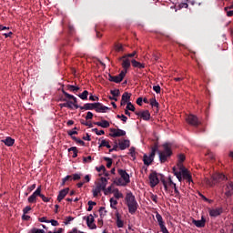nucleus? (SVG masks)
<instances>
[{
  "instance_id": "obj_1",
  "label": "nucleus",
  "mask_w": 233,
  "mask_h": 233,
  "mask_svg": "<svg viewBox=\"0 0 233 233\" xmlns=\"http://www.w3.org/2000/svg\"><path fill=\"white\" fill-rule=\"evenodd\" d=\"M163 150H158V157L160 163H167L168 157H172V144L165 143L162 145Z\"/></svg>"
},
{
  "instance_id": "obj_2",
  "label": "nucleus",
  "mask_w": 233,
  "mask_h": 233,
  "mask_svg": "<svg viewBox=\"0 0 233 233\" xmlns=\"http://www.w3.org/2000/svg\"><path fill=\"white\" fill-rule=\"evenodd\" d=\"M126 203H127L129 214H136L139 205L137 204V200H136V196H134L132 192H129L127 194Z\"/></svg>"
},
{
  "instance_id": "obj_3",
  "label": "nucleus",
  "mask_w": 233,
  "mask_h": 233,
  "mask_svg": "<svg viewBox=\"0 0 233 233\" xmlns=\"http://www.w3.org/2000/svg\"><path fill=\"white\" fill-rule=\"evenodd\" d=\"M157 148H158L157 145H155L151 148V153L149 154L148 157L147 154L144 155L143 157L144 165H147V167H150V165H152V163L154 162V157H156V152H157Z\"/></svg>"
},
{
  "instance_id": "obj_4",
  "label": "nucleus",
  "mask_w": 233,
  "mask_h": 233,
  "mask_svg": "<svg viewBox=\"0 0 233 233\" xmlns=\"http://www.w3.org/2000/svg\"><path fill=\"white\" fill-rule=\"evenodd\" d=\"M228 179L225 175L222 173H217L212 176V182L210 180H207V184L209 185V187H212L213 185H216V183H221V181H227Z\"/></svg>"
},
{
  "instance_id": "obj_5",
  "label": "nucleus",
  "mask_w": 233,
  "mask_h": 233,
  "mask_svg": "<svg viewBox=\"0 0 233 233\" xmlns=\"http://www.w3.org/2000/svg\"><path fill=\"white\" fill-rule=\"evenodd\" d=\"M125 76H127V71H121L118 76H112L111 74H108V81L111 83H121L123 79H125Z\"/></svg>"
},
{
  "instance_id": "obj_6",
  "label": "nucleus",
  "mask_w": 233,
  "mask_h": 233,
  "mask_svg": "<svg viewBox=\"0 0 233 233\" xmlns=\"http://www.w3.org/2000/svg\"><path fill=\"white\" fill-rule=\"evenodd\" d=\"M186 121L187 123H188V125H190L191 127H195L196 128H198V127L201 125V121H199V118H198L196 115L187 116Z\"/></svg>"
},
{
  "instance_id": "obj_7",
  "label": "nucleus",
  "mask_w": 233,
  "mask_h": 233,
  "mask_svg": "<svg viewBox=\"0 0 233 233\" xmlns=\"http://www.w3.org/2000/svg\"><path fill=\"white\" fill-rule=\"evenodd\" d=\"M149 185L151 188H154L157 185H159V177H157V173L153 171L149 175Z\"/></svg>"
},
{
  "instance_id": "obj_8",
  "label": "nucleus",
  "mask_w": 233,
  "mask_h": 233,
  "mask_svg": "<svg viewBox=\"0 0 233 233\" xmlns=\"http://www.w3.org/2000/svg\"><path fill=\"white\" fill-rule=\"evenodd\" d=\"M179 170L181 171L182 177L187 179L188 183H192V175H190L188 169H187L184 166H180Z\"/></svg>"
},
{
  "instance_id": "obj_9",
  "label": "nucleus",
  "mask_w": 233,
  "mask_h": 233,
  "mask_svg": "<svg viewBox=\"0 0 233 233\" xmlns=\"http://www.w3.org/2000/svg\"><path fill=\"white\" fill-rule=\"evenodd\" d=\"M110 134L109 136L111 137H122L123 136H127V132L125 130H122V129H116V128H111L110 129Z\"/></svg>"
},
{
  "instance_id": "obj_10",
  "label": "nucleus",
  "mask_w": 233,
  "mask_h": 233,
  "mask_svg": "<svg viewBox=\"0 0 233 233\" xmlns=\"http://www.w3.org/2000/svg\"><path fill=\"white\" fill-rule=\"evenodd\" d=\"M37 196H41V186H39L36 190L28 198V203H35V201H37Z\"/></svg>"
},
{
  "instance_id": "obj_11",
  "label": "nucleus",
  "mask_w": 233,
  "mask_h": 233,
  "mask_svg": "<svg viewBox=\"0 0 233 233\" xmlns=\"http://www.w3.org/2000/svg\"><path fill=\"white\" fill-rule=\"evenodd\" d=\"M119 60L122 61V68H124L122 72H126L127 74V72H128V69L130 68V59L123 56L119 58Z\"/></svg>"
},
{
  "instance_id": "obj_12",
  "label": "nucleus",
  "mask_w": 233,
  "mask_h": 233,
  "mask_svg": "<svg viewBox=\"0 0 233 233\" xmlns=\"http://www.w3.org/2000/svg\"><path fill=\"white\" fill-rule=\"evenodd\" d=\"M135 114L144 121H150V112L148 110L135 112Z\"/></svg>"
},
{
  "instance_id": "obj_13",
  "label": "nucleus",
  "mask_w": 233,
  "mask_h": 233,
  "mask_svg": "<svg viewBox=\"0 0 233 233\" xmlns=\"http://www.w3.org/2000/svg\"><path fill=\"white\" fill-rule=\"evenodd\" d=\"M118 174L120 177L126 182V184L128 185L130 183V175L127 173V170L125 169H118Z\"/></svg>"
},
{
  "instance_id": "obj_14",
  "label": "nucleus",
  "mask_w": 233,
  "mask_h": 233,
  "mask_svg": "<svg viewBox=\"0 0 233 233\" xmlns=\"http://www.w3.org/2000/svg\"><path fill=\"white\" fill-rule=\"evenodd\" d=\"M95 110L97 113H106V110H110V107L103 106L101 103L97 102L95 104Z\"/></svg>"
},
{
  "instance_id": "obj_15",
  "label": "nucleus",
  "mask_w": 233,
  "mask_h": 233,
  "mask_svg": "<svg viewBox=\"0 0 233 233\" xmlns=\"http://www.w3.org/2000/svg\"><path fill=\"white\" fill-rule=\"evenodd\" d=\"M94 221H95V219H94V216L92 214H90L89 216L86 217V225L92 230L97 228V226H96Z\"/></svg>"
},
{
  "instance_id": "obj_16",
  "label": "nucleus",
  "mask_w": 233,
  "mask_h": 233,
  "mask_svg": "<svg viewBox=\"0 0 233 233\" xmlns=\"http://www.w3.org/2000/svg\"><path fill=\"white\" fill-rule=\"evenodd\" d=\"M68 192H70V188H69V187H66V188L60 190V191H59V194H58V196H57V201H58L59 203H61V202L63 201V198H66Z\"/></svg>"
},
{
  "instance_id": "obj_17",
  "label": "nucleus",
  "mask_w": 233,
  "mask_h": 233,
  "mask_svg": "<svg viewBox=\"0 0 233 233\" xmlns=\"http://www.w3.org/2000/svg\"><path fill=\"white\" fill-rule=\"evenodd\" d=\"M160 180L162 182V185L164 186L165 190H168V187H171V188H174V187H176V183H174L172 181V178H170V177L168 178L167 183V180H165V178H163V177Z\"/></svg>"
},
{
  "instance_id": "obj_18",
  "label": "nucleus",
  "mask_w": 233,
  "mask_h": 233,
  "mask_svg": "<svg viewBox=\"0 0 233 233\" xmlns=\"http://www.w3.org/2000/svg\"><path fill=\"white\" fill-rule=\"evenodd\" d=\"M192 223H193V225H196L198 228H205L207 219L205 218V217H202L200 220L193 219Z\"/></svg>"
},
{
  "instance_id": "obj_19",
  "label": "nucleus",
  "mask_w": 233,
  "mask_h": 233,
  "mask_svg": "<svg viewBox=\"0 0 233 233\" xmlns=\"http://www.w3.org/2000/svg\"><path fill=\"white\" fill-rule=\"evenodd\" d=\"M118 147L120 150H127V148L130 147V140L124 139L120 141Z\"/></svg>"
},
{
  "instance_id": "obj_20",
  "label": "nucleus",
  "mask_w": 233,
  "mask_h": 233,
  "mask_svg": "<svg viewBox=\"0 0 233 233\" xmlns=\"http://www.w3.org/2000/svg\"><path fill=\"white\" fill-rule=\"evenodd\" d=\"M100 181H101L100 183L96 184V187H98V188L100 190L104 191L106 188V185L108 184V180L105 177H101Z\"/></svg>"
},
{
  "instance_id": "obj_21",
  "label": "nucleus",
  "mask_w": 233,
  "mask_h": 233,
  "mask_svg": "<svg viewBox=\"0 0 233 233\" xmlns=\"http://www.w3.org/2000/svg\"><path fill=\"white\" fill-rule=\"evenodd\" d=\"M80 110H96V103H86L80 106Z\"/></svg>"
},
{
  "instance_id": "obj_22",
  "label": "nucleus",
  "mask_w": 233,
  "mask_h": 233,
  "mask_svg": "<svg viewBox=\"0 0 233 233\" xmlns=\"http://www.w3.org/2000/svg\"><path fill=\"white\" fill-rule=\"evenodd\" d=\"M2 143H4L6 147H14V143H15V139L7 137L5 139L2 140Z\"/></svg>"
},
{
  "instance_id": "obj_23",
  "label": "nucleus",
  "mask_w": 233,
  "mask_h": 233,
  "mask_svg": "<svg viewBox=\"0 0 233 233\" xmlns=\"http://www.w3.org/2000/svg\"><path fill=\"white\" fill-rule=\"evenodd\" d=\"M221 212H223L221 208L211 209L209 211V216L211 218H218V216H221Z\"/></svg>"
},
{
  "instance_id": "obj_24",
  "label": "nucleus",
  "mask_w": 233,
  "mask_h": 233,
  "mask_svg": "<svg viewBox=\"0 0 233 233\" xmlns=\"http://www.w3.org/2000/svg\"><path fill=\"white\" fill-rule=\"evenodd\" d=\"M131 65L134 68H139L140 70L145 68V64L137 62L136 59L131 60Z\"/></svg>"
},
{
  "instance_id": "obj_25",
  "label": "nucleus",
  "mask_w": 233,
  "mask_h": 233,
  "mask_svg": "<svg viewBox=\"0 0 233 233\" xmlns=\"http://www.w3.org/2000/svg\"><path fill=\"white\" fill-rule=\"evenodd\" d=\"M95 125H96L97 127H101L102 128H108V127H110V122H108L107 120H102L101 122H95Z\"/></svg>"
},
{
  "instance_id": "obj_26",
  "label": "nucleus",
  "mask_w": 233,
  "mask_h": 233,
  "mask_svg": "<svg viewBox=\"0 0 233 233\" xmlns=\"http://www.w3.org/2000/svg\"><path fill=\"white\" fill-rule=\"evenodd\" d=\"M116 227L118 228H123L125 223L123 222V220H121V215H119V213H116Z\"/></svg>"
},
{
  "instance_id": "obj_27",
  "label": "nucleus",
  "mask_w": 233,
  "mask_h": 233,
  "mask_svg": "<svg viewBox=\"0 0 233 233\" xmlns=\"http://www.w3.org/2000/svg\"><path fill=\"white\" fill-rule=\"evenodd\" d=\"M72 104H73L72 101H68L63 104H59V106L60 108H69L70 110H72V108H74L72 106Z\"/></svg>"
},
{
  "instance_id": "obj_28",
  "label": "nucleus",
  "mask_w": 233,
  "mask_h": 233,
  "mask_svg": "<svg viewBox=\"0 0 233 233\" xmlns=\"http://www.w3.org/2000/svg\"><path fill=\"white\" fill-rule=\"evenodd\" d=\"M156 218H157V221L159 227H161L162 225H165V221L163 220V217L158 212L156 213Z\"/></svg>"
},
{
  "instance_id": "obj_29",
  "label": "nucleus",
  "mask_w": 233,
  "mask_h": 233,
  "mask_svg": "<svg viewBox=\"0 0 233 233\" xmlns=\"http://www.w3.org/2000/svg\"><path fill=\"white\" fill-rule=\"evenodd\" d=\"M115 50L116 52H125V46H123V44H120V43H116L115 44Z\"/></svg>"
},
{
  "instance_id": "obj_30",
  "label": "nucleus",
  "mask_w": 233,
  "mask_h": 233,
  "mask_svg": "<svg viewBox=\"0 0 233 233\" xmlns=\"http://www.w3.org/2000/svg\"><path fill=\"white\" fill-rule=\"evenodd\" d=\"M106 147V148H112V146H110L109 141L104 139L101 141L100 145H99V148Z\"/></svg>"
},
{
  "instance_id": "obj_31",
  "label": "nucleus",
  "mask_w": 233,
  "mask_h": 233,
  "mask_svg": "<svg viewBox=\"0 0 233 233\" xmlns=\"http://www.w3.org/2000/svg\"><path fill=\"white\" fill-rule=\"evenodd\" d=\"M185 159H186V157L184 154L178 155V163H177L178 167H183V161H185Z\"/></svg>"
},
{
  "instance_id": "obj_32",
  "label": "nucleus",
  "mask_w": 233,
  "mask_h": 233,
  "mask_svg": "<svg viewBox=\"0 0 233 233\" xmlns=\"http://www.w3.org/2000/svg\"><path fill=\"white\" fill-rule=\"evenodd\" d=\"M132 96V94H129L128 92H125L122 95V100L127 101V103L130 102V97Z\"/></svg>"
},
{
  "instance_id": "obj_33",
  "label": "nucleus",
  "mask_w": 233,
  "mask_h": 233,
  "mask_svg": "<svg viewBox=\"0 0 233 233\" xmlns=\"http://www.w3.org/2000/svg\"><path fill=\"white\" fill-rule=\"evenodd\" d=\"M72 180H73L72 175H67L66 177H65L62 179L61 187H65V185L66 184V181H72Z\"/></svg>"
},
{
  "instance_id": "obj_34",
  "label": "nucleus",
  "mask_w": 233,
  "mask_h": 233,
  "mask_svg": "<svg viewBox=\"0 0 233 233\" xmlns=\"http://www.w3.org/2000/svg\"><path fill=\"white\" fill-rule=\"evenodd\" d=\"M68 152H73L72 157H77V147H71L68 148Z\"/></svg>"
},
{
  "instance_id": "obj_35",
  "label": "nucleus",
  "mask_w": 233,
  "mask_h": 233,
  "mask_svg": "<svg viewBox=\"0 0 233 233\" xmlns=\"http://www.w3.org/2000/svg\"><path fill=\"white\" fill-rule=\"evenodd\" d=\"M67 90H69V92H77L79 91V86H72V85H67Z\"/></svg>"
},
{
  "instance_id": "obj_36",
  "label": "nucleus",
  "mask_w": 233,
  "mask_h": 233,
  "mask_svg": "<svg viewBox=\"0 0 233 233\" xmlns=\"http://www.w3.org/2000/svg\"><path fill=\"white\" fill-rule=\"evenodd\" d=\"M113 192L116 199H121L123 198V194L119 192V189L116 188Z\"/></svg>"
},
{
  "instance_id": "obj_37",
  "label": "nucleus",
  "mask_w": 233,
  "mask_h": 233,
  "mask_svg": "<svg viewBox=\"0 0 233 233\" xmlns=\"http://www.w3.org/2000/svg\"><path fill=\"white\" fill-rule=\"evenodd\" d=\"M101 190L102 189H100L98 186H96V188H93L92 189L93 197L97 198V196H99V193L101 192Z\"/></svg>"
},
{
  "instance_id": "obj_38",
  "label": "nucleus",
  "mask_w": 233,
  "mask_h": 233,
  "mask_svg": "<svg viewBox=\"0 0 233 233\" xmlns=\"http://www.w3.org/2000/svg\"><path fill=\"white\" fill-rule=\"evenodd\" d=\"M87 205H88L87 212H91V210L94 208V207H96V205H97V203H96L92 200H89L87 202Z\"/></svg>"
},
{
  "instance_id": "obj_39",
  "label": "nucleus",
  "mask_w": 233,
  "mask_h": 233,
  "mask_svg": "<svg viewBox=\"0 0 233 233\" xmlns=\"http://www.w3.org/2000/svg\"><path fill=\"white\" fill-rule=\"evenodd\" d=\"M126 109L130 110V112H136V107L134 106L132 102L127 103Z\"/></svg>"
},
{
  "instance_id": "obj_40",
  "label": "nucleus",
  "mask_w": 233,
  "mask_h": 233,
  "mask_svg": "<svg viewBox=\"0 0 233 233\" xmlns=\"http://www.w3.org/2000/svg\"><path fill=\"white\" fill-rule=\"evenodd\" d=\"M80 99H83V101H86L88 99V91L85 90L81 95H79Z\"/></svg>"
},
{
  "instance_id": "obj_41",
  "label": "nucleus",
  "mask_w": 233,
  "mask_h": 233,
  "mask_svg": "<svg viewBox=\"0 0 233 233\" xmlns=\"http://www.w3.org/2000/svg\"><path fill=\"white\" fill-rule=\"evenodd\" d=\"M104 161H106V167L107 168H110L112 167V163H113V160L112 158L108 157H104Z\"/></svg>"
},
{
  "instance_id": "obj_42",
  "label": "nucleus",
  "mask_w": 233,
  "mask_h": 233,
  "mask_svg": "<svg viewBox=\"0 0 233 233\" xmlns=\"http://www.w3.org/2000/svg\"><path fill=\"white\" fill-rule=\"evenodd\" d=\"M151 106H155L156 108H159V103L156 100V98L150 99Z\"/></svg>"
},
{
  "instance_id": "obj_43",
  "label": "nucleus",
  "mask_w": 233,
  "mask_h": 233,
  "mask_svg": "<svg viewBox=\"0 0 233 233\" xmlns=\"http://www.w3.org/2000/svg\"><path fill=\"white\" fill-rule=\"evenodd\" d=\"M173 188H174V192H175V198L181 199V193H179L177 187L175 186Z\"/></svg>"
},
{
  "instance_id": "obj_44",
  "label": "nucleus",
  "mask_w": 233,
  "mask_h": 233,
  "mask_svg": "<svg viewBox=\"0 0 233 233\" xmlns=\"http://www.w3.org/2000/svg\"><path fill=\"white\" fill-rule=\"evenodd\" d=\"M129 154L133 159H136V147H132L129 149Z\"/></svg>"
},
{
  "instance_id": "obj_45",
  "label": "nucleus",
  "mask_w": 233,
  "mask_h": 233,
  "mask_svg": "<svg viewBox=\"0 0 233 233\" xmlns=\"http://www.w3.org/2000/svg\"><path fill=\"white\" fill-rule=\"evenodd\" d=\"M110 207L111 208H114L116 210V205H117V200L114 199V198H110Z\"/></svg>"
},
{
  "instance_id": "obj_46",
  "label": "nucleus",
  "mask_w": 233,
  "mask_h": 233,
  "mask_svg": "<svg viewBox=\"0 0 233 233\" xmlns=\"http://www.w3.org/2000/svg\"><path fill=\"white\" fill-rule=\"evenodd\" d=\"M116 117L117 119H121L123 123H127V121H128V117L125 115H117Z\"/></svg>"
},
{
  "instance_id": "obj_47",
  "label": "nucleus",
  "mask_w": 233,
  "mask_h": 233,
  "mask_svg": "<svg viewBox=\"0 0 233 233\" xmlns=\"http://www.w3.org/2000/svg\"><path fill=\"white\" fill-rule=\"evenodd\" d=\"M39 198H41V199L44 201V203H48V202H50V199H51L50 198H47L45 195L41 194V192H40Z\"/></svg>"
},
{
  "instance_id": "obj_48",
  "label": "nucleus",
  "mask_w": 233,
  "mask_h": 233,
  "mask_svg": "<svg viewBox=\"0 0 233 233\" xmlns=\"http://www.w3.org/2000/svg\"><path fill=\"white\" fill-rule=\"evenodd\" d=\"M106 210H105V208L101 207L99 208V214H100V218H105V216H106Z\"/></svg>"
},
{
  "instance_id": "obj_49",
  "label": "nucleus",
  "mask_w": 233,
  "mask_h": 233,
  "mask_svg": "<svg viewBox=\"0 0 233 233\" xmlns=\"http://www.w3.org/2000/svg\"><path fill=\"white\" fill-rule=\"evenodd\" d=\"M110 94H112L115 97H119L121 93L119 92V89H115V90H111Z\"/></svg>"
},
{
  "instance_id": "obj_50",
  "label": "nucleus",
  "mask_w": 233,
  "mask_h": 233,
  "mask_svg": "<svg viewBox=\"0 0 233 233\" xmlns=\"http://www.w3.org/2000/svg\"><path fill=\"white\" fill-rule=\"evenodd\" d=\"M92 131L95 132L96 134V136H105V130L98 131L97 128H94V129H92Z\"/></svg>"
},
{
  "instance_id": "obj_51",
  "label": "nucleus",
  "mask_w": 233,
  "mask_h": 233,
  "mask_svg": "<svg viewBox=\"0 0 233 233\" xmlns=\"http://www.w3.org/2000/svg\"><path fill=\"white\" fill-rule=\"evenodd\" d=\"M62 93L64 94V96L66 97V99H73L74 98V95H70L68 94L66 91H65L64 89H62Z\"/></svg>"
},
{
  "instance_id": "obj_52",
  "label": "nucleus",
  "mask_w": 233,
  "mask_h": 233,
  "mask_svg": "<svg viewBox=\"0 0 233 233\" xmlns=\"http://www.w3.org/2000/svg\"><path fill=\"white\" fill-rule=\"evenodd\" d=\"M104 194L105 196H108V194H112V186L108 187L107 188L106 187L104 189Z\"/></svg>"
},
{
  "instance_id": "obj_53",
  "label": "nucleus",
  "mask_w": 233,
  "mask_h": 233,
  "mask_svg": "<svg viewBox=\"0 0 233 233\" xmlns=\"http://www.w3.org/2000/svg\"><path fill=\"white\" fill-rule=\"evenodd\" d=\"M80 123H81V125H84L85 127H89L90 128H92V127H94L92 125V123H88V122L85 121L84 119H81Z\"/></svg>"
},
{
  "instance_id": "obj_54",
  "label": "nucleus",
  "mask_w": 233,
  "mask_h": 233,
  "mask_svg": "<svg viewBox=\"0 0 233 233\" xmlns=\"http://www.w3.org/2000/svg\"><path fill=\"white\" fill-rule=\"evenodd\" d=\"M116 184L117 185V187H125V186L127 185V182H123V180H122L121 178H119V179L116 182Z\"/></svg>"
},
{
  "instance_id": "obj_55",
  "label": "nucleus",
  "mask_w": 233,
  "mask_h": 233,
  "mask_svg": "<svg viewBox=\"0 0 233 233\" xmlns=\"http://www.w3.org/2000/svg\"><path fill=\"white\" fill-rule=\"evenodd\" d=\"M72 177H73V181H79V179H81V175L76 173V174H73Z\"/></svg>"
},
{
  "instance_id": "obj_56",
  "label": "nucleus",
  "mask_w": 233,
  "mask_h": 233,
  "mask_svg": "<svg viewBox=\"0 0 233 233\" xmlns=\"http://www.w3.org/2000/svg\"><path fill=\"white\" fill-rule=\"evenodd\" d=\"M153 90L156 92V94H161V86H154Z\"/></svg>"
},
{
  "instance_id": "obj_57",
  "label": "nucleus",
  "mask_w": 233,
  "mask_h": 233,
  "mask_svg": "<svg viewBox=\"0 0 233 233\" xmlns=\"http://www.w3.org/2000/svg\"><path fill=\"white\" fill-rule=\"evenodd\" d=\"M49 223H51L52 227H59V222L55 219L49 220Z\"/></svg>"
},
{
  "instance_id": "obj_58",
  "label": "nucleus",
  "mask_w": 233,
  "mask_h": 233,
  "mask_svg": "<svg viewBox=\"0 0 233 233\" xmlns=\"http://www.w3.org/2000/svg\"><path fill=\"white\" fill-rule=\"evenodd\" d=\"M92 117H94V114L92 112L88 111L86 116V121H88V119H92Z\"/></svg>"
},
{
  "instance_id": "obj_59",
  "label": "nucleus",
  "mask_w": 233,
  "mask_h": 233,
  "mask_svg": "<svg viewBox=\"0 0 233 233\" xmlns=\"http://www.w3.org/2000/svg\"><path fill=\"white\" fill-rule=\"evenodd\" d=\"M83 161H84V163H90V161H92V157H90V156L84 157Z\"/></svg>"
},
{
  "instance_id": "obj_60",
  "label": "nucleus",
  "mask_w": 233,
  "mask_h": 233,
  "mask_svg": "<svg viewBox=\"0 0 233 233\" xmlns=\"http://www.w3.org/2000/svg\"><path fill=\"white\" fill-rule=\"evenodd\" d=\"M136 54H137V52H136V51H134L131 54H127V55L124 56V58L127 57L128 59V57H135Z\"/></svg>"
},
{
  "instance_id": "obj_61",
  "label": "nucleus",
  "mask_w": 233,
  "mask_h": 233,
  "mask_svg": "<svg viewBox=\"0 0 233 233\" xmlns=\"http://www.w3.org/2000/svg\"><path fill=\"white\" fill-rule=\"evenodd\" d=\"M30 210H32V208L30 206H27L25 207L24 209H23V213L24 214H28V212H30Z\"/></svg>"
},
{
  "instance_id": "obj_62",
  "label": "nucleus",
  "mask_w": 233,
  "mask_h": 233,
  "mask_svg": "<svg viewBox=\"0 0 233 233\" xmlns=\"http://www.w3.org/2000/svg\"><path fill=\"white\" fill-rule=\"evenodd\" d=\"M150 199H152L154 203H157V195L151 194Z\"/></svg>"
},
{
  "instance_id": "obj_63",
  "label": "nucleus",
  "mask_w": 233,
  "mask_h": 233,
  "mask_svg": "<svg viewBox=\"0 0 233 233\" xmlns=\"http://www.w3.org/2000/svg\"><path fill=\"white\" fill-rule=\"evenodd\" d=\"M32 233H45V231L39 228H33Z\"/></svg>"
},
{
  "instance_id": "obj_64",
  "label": "nucleus",
  "mask_w": 233,
  "mask_h": 233,
  "mask_svg": "<svg viewBox=\"0 0 233 233\" xmlns=\"http://www.w3.org/2000/svg\"><path fill=\"white\" fill-rule=\"evenodd\" d=\"M228 190H231V192L233 193V183L230 182L228 186H227Z\"/></svg>"
}]
</instances>
